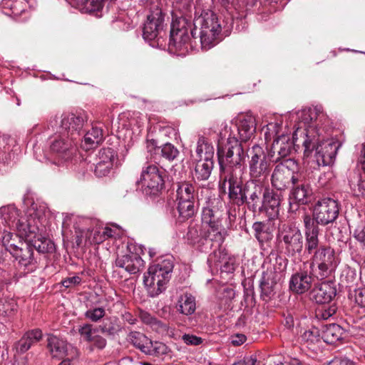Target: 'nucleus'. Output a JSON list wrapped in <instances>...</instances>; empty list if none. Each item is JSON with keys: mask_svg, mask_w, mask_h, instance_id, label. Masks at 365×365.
Segmentation results:
<instances>
[{"mask_svg": "<svg viewBox=\"0 0 365 365\" xmlns=\"http://www.w3.org/2000/svg\"><path fill=\"white\" fill-rule=\"evenodd\" d=\"M255 232V236L259 243H264L269 241L272 238V233L266 224L262 222H255L252 225Z\"/></svg>", "mask_w": 365, "mask_h": 365, "instance_id": "nucleus-43", "label": "nucleus"}, {"mask_svg": "<svg viewBox=\"0 0 365 365\" xmlns=\"http://www.w3.org/2000/svg\"><path fill=\"white\" fill-rule=\"evenodd\" d=\"M164 14L159 8L151 11L143 30V36L145 41H152L161 34L164 29Z\"/></svg>", "mask_w": 365, "mask_h": 365, "instance_id": "nucleus-17", "label": "nucleus"}, {"mask_svg": "<svg viewBox=\"0 0 365 365\" xmlns=\"http://www.w3.org/2000/svg\"><path fill=\"white\" fill-rule=\"evenodd\" d=\"M139 318L144 324L149 325L153 330L159 331L166 328L165 325L160 320L152 316L149 312L140 310L138 314Z\"/></svg>", "mask_w": 365, "mask_h": 365, "instance_id": "nucleus-44", "label": "nucleus"}, {"mask_svg": "<svg viewBox=\"0 0 365 365\" xmlns=\"http://www.w3.org/2000/svg\"><path fill=\"white\" fill-rule=\"evenodd\" d=\"M303 222L304 225V234L314 232H319V225L315 222L314 217L309 215H304Z\"/></svg>", "mask_w": 365, "mask_h": 365, "instance_id": "nucleus-56", "label": "nucleus"}, {"mask_svg": "<svg viewBox=\"0 0 365 365\" xmlns=\"http://www.w3.org/2000/svg\"><path fill=\"white\" fill-rule=\"evenodd\" d=\"M164 171L155 165H149L142 170L140 180L137 181L146 195H157L164 186Z\"/></svg>", "mask_w": 365, "mask_h": 365, "instance_id": "nucleus-13", "label": "nucleus"}, {"mask_svg": "<svg viewBox=\"0 0 365 365\" xmlns=\"http://www.w3.org/2000/svg\"><path fill=\"white\" fill-rule=\"evenodd\" d=\"M9 252L19 262V264L25 268L31 266L35 261L33 248L28 242L21 243V247L11 245Z\"/></svg>", "mask_w": 365, "mask_h": 365, "instance_id": "nucleus-23", "label": "nucleus"}, {"mask_svg": "<svg viewBox=\"0 0 365 365\" xmlns=\"http://www.w3.org/2000/svg\"><path fill=\"white\" fill-rule=\"evenodd\" d=\"M82 279L78 275L69 277L61 281V284L66 288H71L81 284Z\"/></svg>", "mask_w": 365, "mask_h": 365, "instance_id": "nucleus-58", "label": "nucleus"}, {"mask_svg": "<svg viewBox=\"0 0 365 365\" xmlns=\"http://www.w3.org/2000/svg\"><path fill=\"white\" fill-rule=\"evenodd\" d=\"M267 188L264 180H260L250 178L243 184L242 177L228 182L227 185L230 200L238 206L246 204L252 212L262 211V202Z\"/></svg>", "mask_w": 365, "mask_h": 365, "instance_id": "nucleus-4", "label": "nucleus"}, {"mask_svg": "<svg viewBox=\"0 0 365 365\" xmlns=\"http://www.w3.org/2000/svg\"><path fill=\"white\" fill-rule=\"evenodd\" d=\"M262 132L264 133V140L267 143L273 140L280 135L282 133H289V129L287 126L283 127V119L282 116H277L274 121L268 123L262 128Z\"/></svg>", "mask_w": 365, "mask_h": 365, "instance_id": "nucleus-29", "label": "nucleus"}, {"mask_svg": "<svg viewBox=\"0 0 365 365\" xmlns=\"http://www.w3.org/2000/svg\"><path fill=\"white\" fill-rule=\"evenodd\" d=\"M232 18L220 20L214 11L203 10L193 21L194 28L191 30V36L193 38L198 36L202 48L208 50L219 41L222 32L227 33L232 28Z\"/></svg>", "mask_w": 365, "mask_h": 365, "instance_id": "nucleus-3", "label": "nucleus"}, {"mask_svg": "<svg viewBox=\"0 0 365 365\" xmlns=\"http://www.w3.org/2000/svg\"><path fill=\"white\" fill-rule=\"evenodd\" d=\"M170 349L168 346L160 341H153L151 340V346H148V350L146 351V355L160 356L167 354Z\"/></svg>", "mask_w": 365, "mask_h": 365, "instance_id": "nucleus-48", "label": "nucleus"}, {"mask_svg": "<svg viewBox=\"0 0 365 365\" xmlns=\"http://www.w3.org/2000/svg\"><path fill=\"white\" fill-rule=\"evenodd\" d=\"M357 281V274L354 269L346 267L340 275V283L342 286L351 288Z\"/></svg>", "mask_w": 365, "mask_h": 365, "instance_id": "nucleus-45", "label": "nucleus"}, {"mask_svg": "<svg viewBox=\"0 0 365 365\" xmlns=\"http://www.w3.org/2000/svg\"><path fill=\"white\" fill-rule=\"evenodd\" d=\"M103 140V129L98 126H93L87 131L81 140V146L85 150L96 148Z\"/></svg>", "mask_w": 365, "mask_h": 365, "instance_id": "nucleus-30", "label": "nucleus"}, {"mask_svg": "<svg viewBox=\"0 0 365 365\" xmlns=\"http://www.w3.org/2000/svg\"><path fill=\"white\" fill-rule=\"evenodd\" d=\"M320 336L319 330L314 327L304 330L301 335L302 340L307 344H313L318 342L320 339Z\"/></svg>", "mask_w": 365, "mask_h": 365, "instance_id": "nucleus-49", "label": "nucleus"}, {"mask_svg": "<svg viewBox=\"0 0 365 365\" xmlns=\"http://www.w3.org/2000/svg\"><path fill=\"white\" fill-rule=\"evenodd\" d=\"M177 307L181 314L191 315L196 309L195 298L190 293H184L180 296Z\"/></svg>", "mask_w": 365, "mask_h": 365, "instance_id": "nucleus-39", "label": "nucleus"}, {"mask_svg": "<svg viewBox=\"0 0 365 365\" xmlns=\"http://www.w3.org/2000/svg\"><path fill=\"white\" fill-rule=\"evenodd\" d=\"M354 237L365 247V223L359 224L354 232Z\"/></svg>", "mask_w": 365, "mask_h": 365, "instance_id": "nucleus-59", "label": "nucleus"}, {"mask_svg": "<svg viewBox=\"0 0 365 365\" xmlns=\"http://www.w3.org/2000/svg\"><path fill=\"white\" fill-rule=\"evenodd\" d=\"M182 339L187 345H199L202 342L200 337L187 334L182 335Z\"/></svg>", "mask_w": 365, "mask_h": 365, "instance_id": "nucleus-62", "label": "nucleus"}, {"mask_svg": "<svg viewBox=\"0 0 365 365\" xmlns=\"http://www.w3.org/2000/svg\"><path fill=\"white\" fill-rule=\"evenodd\" d=\"M116 155V152L113 148H103L98 152L97 161L113 168Z\"/></svg>", "mask_w": 365, "mask_h": 365, "instance_id": "nucleus-46", "label": "nucleus"}, {"mask_svg": "<svg viewBox=\"0 0 365 365\" xmlns=\"http://www.w3.org/2000/svg\"><path fill=\"white\" fill-rule=\"evenodd\" d=\"M111 168L112 167L97 161L95 165L94 173L96 176L103 177L107 175L110 173Z\"/></svg>", "mask_w": 365, "mask_h": 365, "instance_id": "nucleus-60", "label": "nucleus"}, {"mask_svg": "<svg viewBox=\"0 0 365 365\" xmlns=\"http://www.w3.org/2000/svg\"><path fill=\"white\" fill-rule=\"evenodd\" d=\"M98 331L108 336H114L121 331L122 326L119 320L115 317L103 319L102 323L98 327Z\"/></svg>", "mask_w": 365, "mask_h": 365, "instance_id": "nucleus-37", "label": "nucleus"}, {"mask_svg": "<svg viewBox=\"0 0 365 365\" xmlns=\"http://www.w3.org/2000/svg\"><path fill=\"white\" fill-rule=\"evenodd\" d=\"M207 229L200 225L191 223L188 227L187 239L190 244L196 245L203 251L216 247L215 244L207 236Z\"/></svg>", "mask_w": 365, "mask_h": 365, "instance_id": "nucleus-18", "label": "nucleus"}, {"mask_svg": "<svg viewBox=\"0 0 365 365\" xmlns=\"http://www.w3.org/2000/svg\"><path fill=\"white\" fill-rule=\"evenodd\" d=\"M235 129L239 135V142L250 140L256 132V121L254 116L246 115L240 117L235 125Z\"/></svg>", "mask_w": 365, "mask_h": 365, "instance_id": "nucleus-20", "label": "nucleus"}, {"mask_svg": "<svg viewBox=\"0 0 365 365\" xmlns=\"http://www.w3.org/2000/svg\"><path fill=\"white\" fill-rule=\"evenodd\" d=\"M115 263L116 268L123 269L130 274L138 273L144 266L142 258L133 252L117 257Z\"/></svg>", "mask_w": 365, "mask_h": 365, "instance_id": "nucleus-21", "label": "nucleus"}, {"mask_svg": "<svg viewBox=\"0 0 365 365\" xmlns=\"http://www.w3.org/2000/svg\"><path fill=\"white\" fill-rule=\"evenodd\" d=\"M215 149L212 143L205 137L200 136L195 148L196 159H213Z\"/></svg>", "mask_w": 365, "mask_h": 365, "instance_id": "nucleus-35", "label": "nucleus"}, {"mask_svg": "<svg viewBox=\"0 0 365 365\" xmlns=\"http://www.w3.org/2000/svg\"><path fill=\"white\" fill-rule=\"evenodd\" d=\"M106 315V309L103 307H91L88 309L85 313L86 319L92 322H100Z\"/></svg>", "mask_w": 365, "mask_h": 365, "instance_id": "nucleus-50", "label": "nucleus"}, {"mask_svg": "<svg viewBox=\"0 0 365 365\" xmlns=\"http://www.w3.org/2000/svg\"><path fill=\"white\" fill-rule=\"evenodd\" d=\"M161 155L169 161L174 160L179 155V151L173 144L167 143L160 147Z\"/></svg>", "mask_w": 365, "mask_h": 365, "instance_id": "nucleus-54", "label": "nucleus"}, {"mask_svg": "<svg viewBox=\"0 0 365 365\" xmlns=\"http://www.w3.org/2000/svg\"><path fill=\"white\" fill-rule=\"evenodd\" d=\"M291 121H294V129L291 140L288 133H282L276 138L272 144L271 153L276 158L272 161L277 162L279 159L288 156L302 143L304 148V155L308 158L314 152L312 160L314 169L321 166H329L334 163L340 145L329 140H325L324 129L319 127L325 116L323 113H317L315 109L304 108L291 113L289 115Z\"/></svg>", "mask_w": 365, "mask_h": 365, "instance_id": "nucleus-1", "label": "nucleus"}, {"mask_svg": "<svg viewBox=\"0 0 365 365\" xmlns=\"http://www.w3.org/2000/svg\"><path fill=\"white\" fill-rule=\"evenodd\" d=\"M336 294V289L331 282L317 284L311 292V298L318 304L330 302Z\"/></svg>", "mask_w": 365, "mask_h": 365, "instance_id": "nucleus-24", "label": "nucleus"}, {"mask_svg": "<svg viewBox=\"0 0 365 365\" xmlns=\"http://www.w3.org/2000/svg\"><path fill=\"white\" fill-rule=\"evenodd\" d=\"M279 168L282 170V168L284 169H286L289 171V174L292 175H297V174H302L304 173V172H298V163L297 162L292 159V158H287L284 159L283 161H282L280 163L277 164L276 165Z\"/></svg>", "mask_w": 365, "mask_h": 365, "instance_id": "nucleus-53", "label": "nucleus"}, {"mask_svg": "<svg viewBox=\"0 0 365 365\" xmlns=\"http://www.w3.org/2000/svg\"><path fill=\"white\" fill-rule=\"evenodd\" d=\"M191 26V23L189 22L185 17L173 16L170 33H178L181 31L191 32V30H192Z\"/></svg>", "mask_w": 365, "mask_h": 365, "instance_id": "nucleus-47", "label": "nucleus"}, {"mask_svg": "<svg viewBox=\"0 0 365 365\" xmlns=\"http://www.w3.org/2000/svg\"><path fill=\"white\" fill-rule=\"evenodd\" d=\"M274 274L272 272H263L259 287L261 289V297L264 301L269 300L274 295V286L276 282L273 277Z\"/></svg>", "mask_w": 365, "mask_h": 365, "instance_id": "nucleus-36", "label": "nucleus"}, {"mask_svg": "<svg viewBox=\"0 0 365 365\" xmlns=\"http://www.w3.org/2000/svg\"><path fill=\"white\" fill-rule=\"evenodd\" d=\"M190 40V36L188 31H181L178 33H170L169 46L180 51L184 48L187 49V44L189 43Z\"/></svg>", "mask_w": 365, "mask_h": 365, "instance_id": "nucleus-41", "label": "nucleus"}, {"mask_svg": "<svg viewBox=\"0 0 365 365\" xmlns=\"http://www.w3.org/2000/svg\"><path fill=\"white\" fill-rule=\"evenodd\" d=\"M277 240L284 254L292 260H299L304 247V238L300 229L294 225L284 224L278 230Z\"/></svg>", "mask_w": 365, "mask_h": 365, "instance_id": "nucleus-10", "label": "nucleus"}, {"mask_svg": "<svg viewBox=\"0 0 365 365\" xmlns=\"http://www.w3.org/2000/svg\"><path fill=\"white\" fill-rule=\"evenodd\" d=\"M339 264V258L335 250L329 245H323L312 255L309 267L314 278L322 280L330 277Z\"/></svg>", "mask_w": 365, "mask_h": 365, "instance_id": "nucleus-8", "label": "nucleus"}, {"mask_svg": "<svg viewBox=\"0 0 365 365\" xmlns=\"http://www.w3.org/2000/svg\"><path fill=\"white\" fill-rule=\"evenodd\" d=\"M222 207V202L214 199L207 202L202 210V226L207 229V236L215 244L216 247L222 245L227 235V232L222 224L227 212Z\"/></svg>", "mask_w": 365, "mask_h": 365, "instance_id": "nucleus-7", "label": "nucleus"}, {"mask_svg": "<svg viewBox=\"0 0 365 365\" xmlns=\"http://www.w3.org/2000/svg\"><path fill=\"white\" fill-rule=\"evenodd\" d=\"M340 204L337 200L324 197L313 207V217L317 225L322 226L333 224L338 218Z\"/></svg>", "mask_w": 365, "mask_h": 365, "instance_id": "nucleus-14", "label": "nucleus"}, {"mask_svg": "<svg viewBox=\"0 0 365 365\" xmlns=\"http://www.w3.org/2000/svg\"><path fill=\"white\" fill-rule=\"evenodd\" d=\"M314 172L306 170L297 178L295 185L290 194V200L302 205H306L310 202L313 192L311 183L314 181Z\"/></svg>", "mask_w": 365, "mask_h": 365, "instance_id": "nucleus-16", "label": "nucleus"}, {"mask_svg": "<svg viewBox=\"0 0 365 365\" xmlns=\"http://www.w3.org/2000/svg\"><path fill=\"white\" fill-rule=\"evenodd\" d=\"M222 135V133H220V139L218 140L217 145L220 168L218 184L220 192L226 193L227 183L242 177L245 155L241 143L235 134L232 136L230 133L227 139V143L221 148Z\"/></svg>", "mask_w": 365, "mask_h": 365, "instance_id": "nucleus-2", "label": "nucleus"}, {"mask_svg": "<svg viewBox=\"0 0 365 365\" xmlns=\"http://www.w3.org/2000/svg\"><path fill=\"white\" fill-rule=\"evenodd\" d=\"M300 174L292 175L289 171L282 168V170L275 166L271 176L272 185L279 190L287 188L291 184L295 185L296 180Z\"/></svg>", "mask_w": 365, "mask_h": 365, "instance_id": "nucleus-25", "label": "nucleus"}, {"mask_svg": "<svg viewBox=\"0 0 365 365\" xmlns=\"http://www.w3.org/2000/svg\"><path fill=\"white\" fill-rule=\"evenodd\" d=\"M319 232L304 234L305 242L304 241V246L307 254L313 255L314 253L321 248V246L324 245L319 243Z\"/></svg>", "mask_w": 365, "mask_h": 365, "instance_id": "nucleus-42", "label": "nucleus"}, {"mask_svg": "<svg viewBox=\"0 0 365 365\" xmlns=\"http://www.w3.org/2000/svg\"><path fill=\"white\" fill-rule=\"evenodd\" d=\"M250 179L266 180L270 173L271 160L264 148L255 144L246 152Z\"/></svg>", "mask_w": 365, "mask_h": 365, "instance_id": "nucleus-11", "label": "nucleus"}, {"mask_svg": "<svg viewBox=\"0 0 365 365\" xmlns=\"http://www.w3.org/2000/svg\"><path fill=\"white\" fill-rule=\"evenodd\" d=\"M78 333L84 341L89 342L94 335L98 332V327H93L91 324H83L78 327Z\"/></svg>", "mask_w": 365, "mask_h": 365, "instance_id": "nucleus-51", "label": "nucleus"}, {"mask_svg": "<svg viewBox=\"0 0 365 365\" xmlns=\"http://www.w3.org/2000/svg\"><path fill=\"white\" fill-rule=\"evenodd\" d=\"M262 202V210H264L269 219H275L279 215L280 197L269 187L267 188Z\"/></svg>", "mask_w": 365, "mask_h": 365, "instance_id": "nucleus-26", "label": "nucleus"}, {"mask_svg": "<svg viewBox=\"0 0 365 365\" xmlns=\"http://www.w3.org/2000/svg\"><path fill=\"white\" fill-rule=\"evenodd\" d=\"M355 301L361 307H365V288L356 290Z\"/></svg>", "mask_w": 365, "mask_h": 365, "instance_id": "nucleus-63", "label": "nucleus"}, {"mask_svg": "<svg viewBox=\"0 0 365 365\" xmlns=\"http://www.w3.org/2000/svg\"><path fill=\"white\" fill-rule=\"evenodd\" d=\"M89 342L92 344V346L94 348L101 350L103 349L107 344L106 339L103 336L97 334V333L94 335V336L92 338V340H91Z\"/></svg>", "mask_w": 365, "mask_h": 365, "instance_id": "nucleus-61", "label": "nucleus"}, {"mask_svg": "<svg viewBox=\"0 0 365 365\" xmlns=\"http://www.w3.org/2000/svg\"><path fill=\"white\" fill-rule=\"evenodd\" d=\"M75 230L77 242L79 244L83 241L85 243L100 244L106 240L103 226H96L91 230L90 228H81L76 226Z\"/></svg>", "mask_w": 365, "mask_h": 365, "instance_id": "nucleus-19", "label": "nucleus"}, {"mask_svg": "<svg viewBox=\"0 0 365 365\" xmlns=\"http://www.w3.org/2000/svg\"><path fill=\"white\" fill-rule=\"evenodd\" d=\"M42 336V331L40 329H34L26 331L16 344V351L20 354L25 353L34 344L38 342Z\"/></svg>", "mask_w": 365, "mask_h": 365, "instance_id": "nucleus-27", "label": "nucleus"}, {"mask_svg": "<svg viewBox=\"0 0 365 365\" xmlns=\"http://www.w3.org/2000/svg\"><path fill=\"white\" fill-rule=\"evenodd\" d=\"M350 186L357 196H365V179L361 175H357L356 179L349 180Z\"/></svg>", "mask_w": 365, "mask_h": 365, "instance_id": "nucleus-52", "label": "nucleus"}, {"mask_svg": "<svg viewBox=\"0 0 365 365\" xmlns=\"http://www.w3.org/2000/svg\"><path fill=\"white\" fill-rule=\"evenodd\" d=\"M127 339L145 354L148 350V346H151V339L140 331H130L128 335Z\"/></svg>", "mask_w": 365, "mask_h": 365, "instance_id": "nucleus-40", "label": "nucleus"}, {"mask_svg": "<svg viewBox=\"0 0 365 365\" xmlns=\"http://www.w3.org/2000/svg\"><path fill=\"white\" fill-rule=\"evenodd\" d=\"M78 140H73L71 138L63 136L59 133L51 143L50 152L58 162L62 163L71 160L76 153V145Z\"/></svg>", "mask_w": 365, "mask_h": 365, "instance_id": "nucleus-15", "label": "nucleus"}, {"mask_svg": "<svg viewBox=\"0 0 365 365\" xmlns=\"http://www.w3.org/2000/svg\"><path fill=\"white\" fill-rule=\"evenodd\" d=\"M313 277L310 271L308 272L307 270L301 269L291 277L289 288L295 293L303 294L311 288Z\"/></svg>", "mask_w": 365, "mask_h": 365, "instance_id": "nucleus-22", "label": "nucleus"}, {"mask_svg": "<svg viewBox=\"0 0 365 365\" xmlns=\"http://www.w3.org/2000/svg\"><path fill=\"white\" fill-rule=\"evenodd\" d=\"M26 0H2L0 6L3 13L8 16H19L26 9Z\"/></svg>", "mask_w": 365, "mask_h": 365, "instance_id": "nucleus-32", "label": "nucleus"}, {"mask_svg": "<svg viewBox=\"0 0 365 365\" xmlns=\"http://www.w3.org/2000/svg\"><path fill=\"white\" fill-rule=\"evenodd\" d=\"M327 365H354V362L347 358L335 357Z\"/></svg>", "mask_w": 365, "mask_h": 365, "instance_id": "nucleus-64", "label": "nucleus"}, {"mask_svg": "<svg viewBox=\"0 0 365 365\" xmlns=\"http://www.w3.org/2000/svg\"><path fill=\"white\" fill-rule=\"evenodd\" d=\"M173 267L174 259L171 255L158 258L149 267L144 274L143 283L150 297H157L165 290L171 279Z\"/></svg>", "mask_w": 365, "mask_h": 365, "instance_id": "nucleus-6", "label": "nucleus"}, {"mask_svg": "<svg viewBox=\"0 0 365 365\" xmlns=\"http://www.w3.org/2000/svg\"><path fill=\"white\" fill-rule=\"evenodd\" d=\"M87 121V115L84 113H64L61 116L60 124L58 123L56 115L51 116L46 124V130L63 134V136L71 138L73 140H79L81 129Z\"/></svg>", "mask_w": 365, "mask_h": 365, "instance_id": "nucleus-9", "label": "nucleus"}, {"mask_svg": "<svg viewBox=\"0 0 365 365\" xmlns=\"http://www.w3.org/2000/svg\"><path fill=\"white\" fill-rule=\"evenodd\" d=\"M46 231L41 232L36 238L29 242L32 248L36 249L40 253H52L55 250L54 243L45 236Z\"/></svg>", "mask_w": 365, "mask_h": 365, "instance_id": "nucleus-38", "label": "nucleus"}, {"mask_svg": "<svg viewBox=\"0 0 365 365\" xmlns=\"http://www.w3.org/2000/svg\"><path fill=\"white\" fill-rule=\"evenodd\" d=\"M197 192L193 184L189 182H178L176 190L178 211L181 220L192 217L195 212V200Z\"/></svg>", "mask_w": 365, "mask_h": 365, "instance_id": "nucleus-12", "label": "nucleus"}, {"mask_svg": "<svg viewBox=\"0 0 365 365\" xmlns=\"http://www.w3.org/2000/svg\"><path fill=\"white\" fill-rule=\"evenodd\" d=\"M105 0H69V4L82 13L91 14L103 8Z\"/></svg>", "mask_w": 365, "mask_h": 365, "instance_id": "nucleus-34", "label": "nucleus"}, {"mask_svg": "<svg viewBox=\"0 0 365 365\" xmlns=\"http://www.w3.org/2000/svg\"><path fill=\"white\" fill-rule=\"evenodd\" d=\"M214 168L213 159H196L193 178L198 181L209 179Z\"/></svg>", "mask_w": 365, "mask_h": 365, "instance_id": "nucleus-31", "label": "nucleus"}, {"mask_svg": "<svg viewBox=\"0 0 365 365\" xmlns=\"http://www.w3.org/2000/svg\"><path fill=\"white\" fill-rule=\"evenodd\" d=\"M219 264H217L216 266H220L222 272L226 273H232L235 269V266L232 259L227 260L225 257H223L222 260L218 261Z\"/></svg>", "mask_w": 365, "mask_h": 365, "instance_id": "nucleus-57", "label": "nucleus"}, {"mask_svg": "<svg viewBox=\"0 0 365 365\" xmlns=\"http://www.w3.org/2000/svg\"><path fill=\"white\" fill-rule=\"evenodd\" d=\"M336 311V308L335 306H324L322 307H319L316 310V317L318 319L327 320L332 317Z\"/></svg>", "mask_w": 365, "mask_h": 365, "instance_id": "nucleus-55", "label": "nucleus"}, {"mask_svg": "<svg viewBox=\"0 0 365 365\" xmlns=\"http://www.w3.org/2000/svg\"><path fill=\"white\" fill-rule=\"evenodd\" d=\"M48 211L45 205L34 203L27 210L25 216L12 222L18 236L25 242H32L41 232L46 231Z\"/></svg>", "mask_w": 365, "mask_h": 365, "instance_id": "nucleus-5", "label": "nucleus"}, {"mask_svg": "<svg viewBox=\"0 0 365 365\" xmlns=\"http://www.w3.org/2000/svg\"><path fill=\"white\" fill-rule=\"evenodd\" d=\"M66 341L54 335H49L47 339V347L52 358L62 359L66 356L68 349Z\"/></svg>", "mask_w": 365, "mask_h": 365, "instance_id": "nucleus-28", "label": "nucleus"}, {"mask_svg": "<svg viewBox=\"0 0 365 365\" xmlns=\"http://www.w3.org/2000/svg\"><path fill=\"white\" fill-rule=\"evenodd\" d=\"M344 329L336 324H330L323 327L322 338L327 344H332L342 339Z\"/></svg>", "mask_w": 365, "mask_h": 365, "instance_id": "nucleus-33", "label": "nucleus"}]
</instances>
